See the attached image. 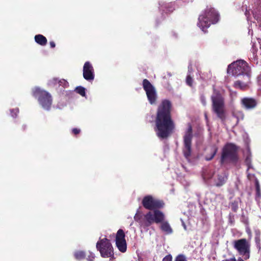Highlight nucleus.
Segmentation results:
<instances>
[{
    "mask_svg": "<svg viewBox=\"0 0 261 261\" xmlns=\"http://www.w3.org/2000/svg\"><path fill=\"white\" fill-rule=\"evenodd\" d=\"M233 246L239 254L244 257L245 259L246 260L249 258L250 244L248 241L245 239L234 241Z\"/></svg>",
    "mask_w": 261,
    "mask_h": 261,
    "instance_id": "nucleus-6",
    "label": "nucleus"
},
{
    "mask_svg": "<svg viewBox=\"0 0 261 261\" xmlns=\"http://www.w3.org/2000/svg\"><path fill=\"white\" fill-rule=\"evenodd\" d=\"M35 41L41 45H45L47 43L46 38L42 35H37L35 37Z\"/></svg>",
    "mask_w": 261,
    "mask_h": 261,
    "instance_id": "nucleus-21",
    "label": "nucleus"
},
{
    "mask_svg": "<svg viewBox=\"0 0 261 261\" xmlns=\"http://www.w3.org/2000/svg\"><path fill=\"white\" fill-rule=\"evenodd\" d=\"M18 113V109H16L11 111L12 116L15 117L16 114Z\"/></svg>",
    "mask_w": 261,
    "mask_h": 261,
    "instance_id": "nucleus-29",
    "label": "nucleus"
},
{
    "mask_svg": "<svg viewBox=\"0 0 261 261\" xmlns=\"http://www.w3.org/2000/svg\"><path fill=\"white\" fill-rule=\"evenodd\" d=\"M201 102L203 103V105H205L206 101H205V98L204 97L202 96L201 97Z\"/></svg>",
    "mask_w": 261,
    "mask_h": 261,
    "instance_id": "nucleus-33",
    "label": "nucleus"
},
{
    "mask_svg": "<svg viewBox=\"0 0 261 261\" xmlns=\"http://www.w3.org/2000/svg\"><path fill=\"white\" fill-rule=\"evenodd\" d=\"M171 103L164 100L158 108L155 120L156 134L161 138L167 137L174 128V124L170 117Z\"/></svg>",
    "mask_w": 261,
    "mask_h": 261,
    "instance_id": "nucleus-1",
    "label": "nucleus"
},
{
    "mask_svg": "<svg viewBox=\"0 0 261 261\" xmlns=\"http://www.w3.org/2000/svg\"><path fill=\"white\" fill-rule=\"evenodd\" d=\"M161 223L160 227L163 231L166 234H170L172 232V229L168 222L163 220Z\"/></svg>",
    "mask_w": 261,
    "mask_h": 261,
    "instance_id": "nucleus-20",
    "label": "nucleus"
},
{
    "mask_svg": "<svg viewBox=\"0 0 261 261\" xmlns=\"http://www.w3.org/2000/svg\"><path fill=\"white\" fill-rule=\"evenodd\" d=\"M172 257L171 255L166 256L163 259V261H172Z\"/></svg>",
    "mask_w": 261,
    "mask_h": 261,
    "instance_id": "nucleus-28",
    "label": "nucleus"
},
{
    "mask_svg": "<svg viewBox=\"0 0 261 261\" xmlns=\"http://www.w3.org/2000/svg\"><path fill=\"white\" fill-rule=\"evenodd\" d=\"M227 72L233 75H249V67L244 60H238L228 66Z\"/></svg>",
    "mask_w": 261,
    "mask_h": 261,
    "instance_id": "nucleus-4",
    "label": "nucleus"
},
{
    "mask_svg": "<svg viewBox=\"0 0 261 261\" xmlns=\"http://www.w3.org/2000/svg\"><path fill=\"white\" fill-rule=\"evenodd\" d=\"M95 255L93 253L89 252V255L88 256L87 259L89 261H93Z\"/></svg>",
    "mask_w": 261,
    "mask_h": 261,
    "instance_id": "nucleus-27",
    "label": "nucleus"
},
{
    "mask_svg": "<svg viewBox=\"0 0 261 261\" xmlns=\"http://www.w3.org/2000/svg\"><path fill=\"white\" fill-rule=\"evenodd\" d=\"M205 117L206 119H207V115H206V114H205Z\"/></svg>",
    "mask_w": 261,
    "mask_h": 261,
    "instance_id": "nucleus-38",
    "label": "nucleus"
},
{
    "mask_svg": "<svg viewBox=\"0 0 261 261\" xmlns=\"http://www.w3.org/2000/svg\"><path fill=\"white\" fill-rule=\"evenodd\" d=\"M50 45L51 47H54L55 46V43L53 41L50 42Z\"/></svg>",
    "mask_w": 261,
    "mask_h": 261,
    "instance_id": "nucleus-34",
    "label": "nucleus"
},
{
    "mask_svg": "<svg viewBox=\"0 0 261 261\" xmlns=\"http://www.w3.org/2000/svg\"><path fill=\"white\" fill-rule=\"evenodd\" d=\"M213 110L217 116L221 119L224 117V101L221 94L214 91L212 96Z\"/></svg>",
    "mask_w": 261,
    "mask_h": 261,
    "instance_id": "nucleus-5",
    "label": "nucleus"
},
{
    "mask_svg": "<svg viewBox=\"0 0 261 261\" xmlns=\"http://www.w3.org/2000/svg\"><path fill=\"white\" fill-rule=\"evenodd\" d=\"M143 206L148 210H153L163 207L164 204L163 202L152 196L148 195L145 196L142 201Z\"/></svg>",
    "mask_w": 261,
    "mask_h": 261,
    "instance_id": "nucleus-10",
    "label": "nucleus"
},
{
    "mask_svg": "<svg viewBox=\"0 0 261 261\" xmlns=\"http://www.w3.org/2000/svg\"><path fill=\"white\" fill-rule=\"evenodd\" d=\"M183 225H184V228L186 229V227L185 225V224H183Z\"/></svg>",
    "mask_w": 261,
    "mask_h": 261,
    "instance_id": "nucleus-37",
    "label": "nucleus"
},
{
    "mask_svg": "<svg viewBox=\"0 0 261 261\" xmlns=\"http://www.w3.org/2000/svg\"><path fill=\"white\" fill-rule=\"evenodd\" d=\"M75 258L77 260H81L85 258V254L83 251H77L74 253Z\"/></svg>",
    "mask_w": 261,
    "mask_h": 261,
    "instance_id": "nucleus-22",
    "label": "nucleus"
},
{
    "mask_svg": "<svg viewBox=\"0 0 261 261\" xmlns=\"http://www.w3.org/2000/svg\"><path fill=\"white\" fill-rule=\"evenodd\" d=\"M83 76L87 81H92L94 78L93 68L89 62H86L84 65Z\"/></svg>",
    "mask_w": 261,
    "mask_h": 261,
    "instance_id": "nucleus-14",
    "label": "nucleus"
},
{
    "mask_svg": "<svg viewBox=\"0 0 261 261\" xmlns=\"http://www.w3.org/2000/svg\"><path fill=\"white\" fill-rule=\"evenodd\" d=\"M96 248L103 257H109L113 255L112 246L106 238L100 239L96 244Z\"/></svg>",
    "mask_w": 261,
    "mask_h": 261,
    "instance_id": "nucleus-7",
    "label": "nucleus"
},
{
    "mask_svg": "<svg viewBox=\"0 0 261 261\" xmlns=\"http://www.w3.org/2000/svg\"><path fill=\"white\" fill-rule=\"evenodd\" d=\"M237 150L236 146L232 144H227L223 150L222 155V162H224L227 159H232L235 155Z\"/></svg>",
    "mask_w": 261,
    "mask_h": 261,
    "instance_id": "nucleus-13",
    "label": "nucleus"
},
{
    "mask_svg": "<svg viewBox=\"0 0 261 261\" xmlns=\"http://www.w3.org/2000/svg\"><path fill=\"white\" fill-rule=\"evenodd\" d=\"M246 162L247 164L249 166V164L250 163V159L249 156H247L246 159Z\"/></svg>",
    "mask_w": 261,
    "mask_h": 261,
    "instance_id": "nucleus-32",
    "label": "nucleus"
},
{
    "mask_svg": "<svg viewBox=\"0 0 261 261\" xmlns=\"http://www.w3.org/2000/svg\"><path fill=\"white\" fill-rule=\"evenodd\" d=\"M227 176L225 173H222L220 174L215 175L213 184L217 186H221L225 182Z\"/></svg>",
    "mask_w": 261,
    "mask_h": 261,
    "instance_id": "nucleus-16",
    "label": "nucleus"
},
{
    "mask_svg": "<svg viewBox=\"0 0 261 261\" xmlns=\"http://www.w3.org/2000/svg\"><path fill=\"white\" fill-rule=\"evenodd\" d=\"M219 20V15L217 12L212 8H207L199 17L198 25L204 32L205 29L208 28L212 23H215Z\"/></svg>",
    "mask_w": 261,
    "mask_h": 261,
    "instance_id": "nucleus-3",
    "label": "nucleus"
},
{
    "mask_svg": "<svg viewBox=\"0 0 261 261\" xmlns=\"http://www.w3.org/2000/svg\"><path fill=\"white\" fill-rule=\"evenodd\" d=\"M215 173L212 169H206L202 174L203 179L205 180H210L211 182H214V178H215Z\"/></svg>",
    "mask_w": 261,
    "mask_h": 261,
    "instance_id": "nucleus-17",
    "label": "nucleus"
},
{
    "mask_svg": "<svg viewBox=\"0 0 261 261\" xmlns=\"http://www.w3.org/2000/svg\"><path fill=\"white\" fill-rule=\"evenodd\" d=\"M212 151H213V153H212V155L210 157H206V159L207 160H211L214 156L215 153L217 152V149L215 147H213L212 148Z\"/></svg>",
    "mask_w": 261,
    "mask_h": 261,
    "instance_id": "nucleus-25",
    "label": "nucleus"
},
{
    "mask_svg": "<svg viewBox=\"0 0 261 261\" xmlns=\"http://www.w3.org/2000/svg\"><path fill=\"white\" fill-rule=\"evenodd\" d=\"M237 261H244V260L241 257H239V258H238Z\"/></svg>",
    "mask_w": 261,
    "mask_h": 261,
    "instance_id": "nucleus-35",
    "label": "nucleus"
},
{
    "mask_svg": "<svg viewBox=\"0 0 261 261\" xmlns=\"http://www.w3.org/2000/svg\"><path fill=\"white\" fill-rule=\"evenodd\" d=\"M192 79H191L190 75H188L187 76V79H186V83H187V84L189 86H192Z\"/></svg>",
    "mask_w": 261,
    "mask_h": 261,
    "instance_id": "nucleus-26",
    "label": "nucleus"
},
{
    "mask_svg": "<svg viewBox=\"0 0 261 261\" xmlns=\"http://www.w3.org/2000/svg\"><path fill=\"white\" fill-rule=\"evenodd\" d=\"M241 102L243 106L247 109L254 108L257 103L255 100L251 98H244Z\"/></svg>",
    "mask_w": 261,
    "mask_h": 261,
    "instance_id": "nucleus-15",
    "label": "nucleus"
},
{
    "mask_svg": "<svg viewBox=\"0 0 261 261\" xmlns=\"http://www.w3.org/2000/svg\"><path fill=\"white\" fill-rule=\"evenodd\" d=\"M33 94L38 97L39 101L44 109H49L51 105L52 99L50 95L47 92L36 88L34 90Z\"/></svg>",
    "mask_w": 261,
    "mask_h": 261,
    "instance_id": "nucleus-8",
    "label": "nucleus"
},
{
    "mask_svg": "<svg viewBox=\"0 0 261 261\" xmlns=\"http://www.w3.org/2000/svg\"><path fill=\"white\" fill-rule=\"evenodd\" d=\"M165 219L164 214L160 211L154 210L152 211H149L141 219L139 211L138 210L134 216V219L138 222L141 226L147 227L152 224L153 223H159Z\"/></svg>",
    "mask_w": 261,
    "mask_h": 261,
    "instance_id": "nucleus-2",
    "label": "nucleus"
},
{
    "mask_svg": "<svg viewBox=\"0 0 261 261\" xmlns=\"http://www.w3.org/2000/svg\"><path fill=\"white\" fill-rule=\"evenodd\" d=\"M245 82H243L240 81H237L234 83V85L235 87L240 88L241 89H246L248 86V83L250 80V75H245Z\"/></svg>",
    "mask_w": 261,
    "mask_h": 261,
    "instance_id": "nucleus-18",
    "label": "nucleus"
},
{
    "mask_svg": "<svg viewBox=\"0 0 261 261\" xmlns=\"http://www.w3.org/2000/svg\"><path fill=\"white\" fill-rule=\"evenodd\" d=\"M222 261H237V260H236V258L234 257H232V258H230L229 259L223 260Z\"/></svg>",
    "mask_w": 261,
    "mask_h": 261,
    "instance_id": "nucleus-31",
    "label": "nucleus"
},
{
    "mask_svg": "<svg viewBox=\"0 0 261 261\" xmlns=\"http://www.w3.org/2000/svg\"><path fill=\"white\" fill-rule=\"evenodd\" d=\"M72 132L74 134L76 135V134H79L80 132V130L79 129H77V128H74V129H72Z\"/></svg>",
    "mask_w": 261,
    "mask_h": 261,
    "instance_id": "nucleus-30",
    "label": "nucleus"
},
{
    "mask_svg": "<svg viewBox=\"0 0 261 261\" xmlns=\"http://www.w3.org/2000/svg\"><path fill=\"white\" fill-rule=\"evenodd\" d=\"M256 188L257 189H258V183L257 181L256 182Z\"/></svg>",
    "mask_w": 261,
    "mask_h": 261,
    "instance_id": "nucleus-36",
    "label": "nucleus"
},
{
    "mask_svg": "<svg viewBox=\"0 0 261 261\" xmlns=\"http://www.w3.org/2000/svg\"><path fill=\"white\" fill-rule=\"evenodd\" d=\"M76 91L82 96L85 94V88L82 87H79L76 88Z\"/></svg>",
    "mask_w": 261,
    "mask_h": 261,
    "instance_id": "nucleus-23",
    "label": "nucleus"
},
{
    "mask_svg": "<svg viewBox=\"0 0 261 261\" xmlns=\"http://www.w3.org/2000/svg\"><path fill=\"white\" fill-rule=\"evenodd\" d=\"M191 126H189L184 136L182 151L185 156L189 158L192 153V139L193 138Z\"/></svg>",
    "mask_w": 261,
    "mask_h": 261,
    "instance_id": "nucleus-9",
    "label": "nucleus"
},
{
    "mask_svg": "<svg viewBox=\"0 0 261 261\" xmlns=\"http://www.w3.org/2000/svg\"><path fill=\"white\" fill-rule=\"evenodd\" d=\"M175 261H187V260L185 256L179 255L176 257Z\"/></svg>",
    "mask_w": 261,
    "mask_h": 261,
    "instance_id": "nucleus-24",
    "label": "nucleus"
},
{
    "mask_svg": "<svg viewBox=\"0 0 261 261\" xmlns=\"http://www.w3.org/2000/svg\"><path fill=\"white\" fill-rule=\"evenodd\" d=\"M116 244L119 250L122 252H125L127 246L125 239V234L122 229H119L116 233Z\"/></svg>",
    "mask_w": 261,
    "mask_h": 261,
    "instance_id": "nucleus-12",
    "label": "nucleus"
},
{
    "mask_svg": "<svg viewBox=\"0 0 261 261\" xmlns=\"http://www.w3.org/2000/svg\"><path fill=\"white\" fill-rule=\"evenodd\" d=\"M58 84L59 86H62L66 88L68 86V82L64 79L59 80L57 78H54L52 80L49 82L48 84L50 85H56Z\"/></svg>",
    "mask_w": 261,
    "mask_h": 261,
    "instance_id": "nucleus-19",
    "label": "nucleus"
},
{
    "mask_svg": "<svg viewBox=\"0 0 261 261\" xmlns=\"http://www.w3.org/2000/svg\"><path fill=\"white\" fill-rule=\"evenodd\" d=\"M143 86L150 103H154L156 98V93L154 87L146 79L143 81Z\"/></svg>",
    "mask_w": 261,
    "mask_h": 261,
    "instance_id": "nucleus-11",
    "label": "nucleus"
}]
</instances>
